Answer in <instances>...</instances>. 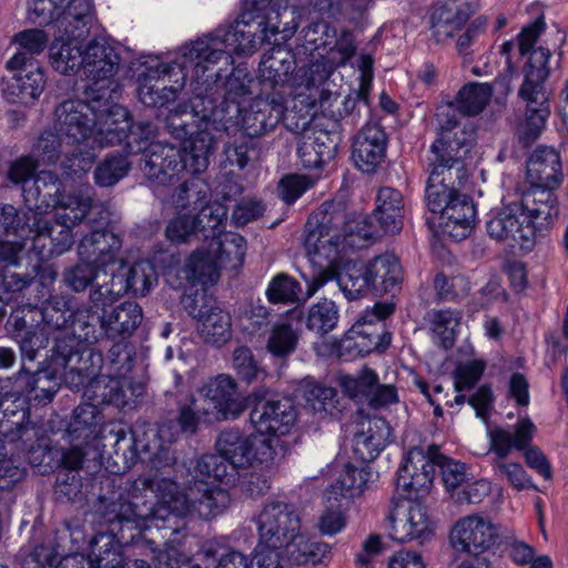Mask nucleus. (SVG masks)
Segmentation results:
<instances>
[{
    "label": "nucleus",
    "instance_id": "52",
    "mask_svg": "<svg viewBox=\"0 0 568 568\" xmlns=\"http://www.w3.org/2000/svg\"><path fill=\"white\" fill-rule=\"evenodd\" d=\"M92 207V196L88 191H75L59 196V203L54 209L61 210L55 214L59 224L73 227L80 224Z\"/></svg>",
    "mask_w": 568,
    "mask_h": 568
},
{
    "label": "nucleus",
    "instance_id": "46",
    "mask_svg": "<svg viewBox=\"0 0 568 568\" xmlns=\"http://www.w3.org/2000/svg\"><path fill=\"white\" fill-rule=\"evenodd\" d=\"M372 286L376 293L394 291L402 280V267L393 254H383L366 263Z\"/></svg>",
    "mask_w": 568,
    "mask_h": 568
},
{
    "label": "nucleus",
    "instance_id": "48",
    "mask_svg": "<svg viewBox=\"0 0 568 568\" xmlns=\"http://www.w3.org/2000/svg\"><path fill=\"white\" fill-rule=\"evenodd\" d=\"M390 435L389 427L384 419L369 422L367 433H359L354 438V452L363 462H371L376 458L385 448Z\"/></svg>",
    "mask_w": 568,
    "mask_h": 568
},
{
    "label": "nucleus",
    "instance_id": "12",
    "mask_svg": "<svg viewBox=\"0 0 568 568\" xmlns=\"http://www.w3.org/2000/svg\"><path fill=\"white\" fill-rule=\"evenodd\" d=\"M536 430L530 419L519 420L510 433L503 427H495L488 432L490 450L497 456L493 467L495 473L507 479V481L517 490L535 488L530 477L524 467L518 463L505 462L504 459L513 449L523 450L527 448Z\"/></svg>",
    "mask_w": 568,
    "mask_h": 568
},
{
    "label": "nucleus",
    "instance_id": "45",
    "mask_svg": "<svg viewBox=\"0 0 568 568\" xmlns=\"http://www.w3.org/2000/svg\"><path fill=\"white\" fill-rule=\"evenodd\" d=\"M341 233L344 254L348 251L368 246L379 235L377 226L364 214H357L352 217L345 214V222L342 224Z\"/></svg>",
    "mask_w": 568,
    "mask_h": 568
},
{
    "label": "nucleus",
    "instance_id": "33",
    "mask_svg": "<svg viewBox=\"0 0 568 568\" xmlns=\"http://www.w3.org/2000/svg\"><path fill=\"white\" fill-rule=\"evenodd\" d=\"M104 418L95 403L80 404L74 408L67 428L70 443L93 446L103 432Z\"/></svg>",
    "mask_w": 568,
    "mask_h": 568
},
{
    "label": "nucleus",
    "instance_id": "10",
    "mask_svg": "<svg viewBox=\"0 0 568 568\" xmlns=\"http://www.w3.org/2000/svg\"><path fill=\"white\" fill-rule=\"evenodd\" d=\"M156 128L151 122L131 123L126 146L130 153H142L144 174L158 184H168L185 170L180 148L154 141Z\"/></svg>",
    "mask_w": 568,
    "mask_h": 568
},
{
    "label": "nucleus",
    "instance_id": "56",
    "mask_svg": "<svg viewBox=\"0 0 568 568\" xmlns=\"http://www.w3.org/2000/svg\"><path fill=\"white\" fill-rule=\"evenodd\" d=\"M90 377L89 385L84 392V396L94 400L95 404H112L116 407H124L128 404L126 392L120 381L109 379L108 383L103 378L93 379Z\"/></svg>",
    "mask_w": 568,
    "mask_h": 568
},
{
    "label": "nucleus",
    "instance_id": "3",
    "mask_svg": "<svg viewBox=\"0 0 568 568\" xmlns=\"http://www.w3.org/2000/svg\"><path fill=\"white\" fill-rule=\"evenodd\" d=\"M207 97L197 93L190 100V105L180 104L166 115L165 123L172 136L186 140L187 144L180 148L185 162V170L200 173L209 165V156L213 152L216 134L226 129L224 109L213 105Z\"/></svg>",
    "mask_w": 568,
    "mask_h": 568
},
{
    "label": "nucleus",
    "instance_id": "60",
    "mask_svg": "<svg viewBox=\"0 0 568 568\" xmlns=\"http://www.w3.org/2000/svg\"><path fill=\"white\" fill-rule=\"evenodd\" d=\"M110 277L103 275V271L95 268L92 263L82 262L74 266L67 268L63 273L64 283L75 292L84 291L91 283L95 281V286L91 290L94 291L99 284L109 282Z\"/></svg>",
    "mask_w": 568,
    "mask_h": 568
},
{
    "label": "nucleus",
    "instance_id": "37",
    "mask_svg": "<svg viewBox=\"0 0 568 568\" xmlns=\"http://www.w3.org/2000/svg\"><path fill=\"white\" fill-rule=\"evenodd\" d=\"M94 143L100 146L120 144L128 139L131 129L129 111L122 105H112L105 113L95 116Z\"/></svg>",
    "mask_w": 568,
    "mask_h": 568
},
{
    "label": "nucleus",
    "instance_id": "9",
    "mask_svg": "<svg viewBox=\"0 0 568 568\" xmlns=\"http://www.w3.org/2000/svg\"><path fill=\"white\" fill-rule=\"evenodd\" d=\"M180 429L173 422H164L158 427L135 428L129 434L121 428L114 433V454L122 458L123 469L130 468L139 453L148 454L156 469L170 466L174 462L171 445L176 440Z\"/></svg>",
    "mask_w": 568,
    "mask_h": 568
},
{
    "label": "nucleus",
    "instance_id": "64",
    "mask_svg": "<svg viewBox=\"0 0 568 568\" xmlns=\"http://www.w3.org/2000/svg\"><path fill=\"white\" fill-rule=\"evenodd\" d=\"M128 159L120 154L106 156L95 169L94 180L100 186L108 187L116 184L130 171Z\"/></svg>",
    "mask_w": 568,
    "mask_h": 568
},
{
    "label": "nucleus",
    "instance_id": "49",
    "mask_svg": "<svg viewBox=\"0 0 568 568\" xmlns=\"http://www.w3.org/2000/svg\"><path fill=\"white\" fill-rule=\"evenodd\" d=\"M447 172L432 169L426 184V202L428 209L434 213H442L459 193L452 184Z\"/></svg>",
    "mask_w": 568,
    "mask_h": 568
},
{
    "label": "nucleus",
    "instance_id": "53",
    "mask_svg": "<svg viewBox=\"0 0 568 568\" xmlns=\"http://www.w3.org/2000/svg\"><path fill=\"white\" fill-rule=\"evenodd\" d=\"M301 390L307 406L316 414L333 415L337 410V392L334 387L327 386L313 379H304Z\"/></svg>",
    "mask_w": 568,
    "mask_h": 568
},
{
    "label": "nucleus",
    "instance_id": "62",
    "mask_svg": "<svg viewBox=\"0 0 568 568\" xmlns=\"http://www.w3.org/2000/svg\"><path fill=\"white\" fill-rule=\"evenodd\" d=\"M197 209L199 213L193 217L199 232H210L212 237L222 233L220 227L226 219V207L217 201L210 202L206 199L197 204Z\"/></svg>",
    "mask_w": 568,
    "mask_h": 568
},
{
    "label": "nucleus",
    "instance_id": "8",
    "mask_svg": "<svg viewBox=\"0 0 568 568\" xmlns=\"http://www.w3.org/2000/svg\"><path fill=\"white\" fill-rule=\"evenodd\" d=\"M550 55L548 50L540 48L532 52L529 62L523 69L524 82L519 89V97L526 101L527 111L525 120L517 128V135L525 145L539 138L550 114L545 90V82L550 73Z\"/></svg>",
    "mask_w": 568,
    "mask_h": 568
},
{
    "label": "nucleus",
    "instance_id": "50",
    "mask_svg": "<svg viewBox=\"0 0 568 568\" xmlns=\"http://www.w3.org/2000/svg\"><path fill=\"white\" fill-rule=\"evenodd\" d=\"M294 64L291 51L282 47H275L271 52L263 55L260 63V75L263 81L270 82L272 87L282 85L294 70Z\"/></svg>",
    "mask_w": 568,
    "mask_h": 568
},
{
    "label": "nucleus",
    "instance_id": "25",
    "mask_svg": "<svg viewBox=\"0 0 568 568\" xmlns=\"http://www.w3.org/2000/svg\"><path fill=\"white\" fill-rule=\"evenodd\" d=\"M122 554L112 536L99 535L92 540L89 556L74 554L67 556L60 568H122ZM128 568H152L145 560L135 559Z\"/></svg>",
    "mask_w": 568,
    "mask_h": 568
},
{
    "label": "nucleus",
    "instance_id": "47",
    "mask_svg": "<svg viewBox=\"0 0 568 568\" xmlns=\"http://www.w3.org/2000/svg\"><path fill=\"white\" fill-rule=\"evenodd\" d=\"M287 450L288 445L283 438L276 436L260 438L254 436V449L248 468L270 471L282 463Z\"/></svg>",
    "mask_w": 568,
    "mask_h": 568
},
{
    "label": "nucleus",
    "instance_id": "38",
    "mask_svg": "<svg viewBox=\"0 0 568 568\" xmlns=\"http://www.w3.org/2000/svg\"><path fill=\"white\" fill-rule=\"evenodd\" d=\"M215 446L217 453L233 468H248L254 449V436L237 429H226L219 435Z\"/></svg>",
    "mask_w": 568,
    "mask_h": 568
},
{
    "label": "nucleus",
    "instance_id": "31",
    "mask_svg": "<svg viewBox=\"0 0 568 568\" xmlns=\"http://www.w3.org/2000/svg\"><path fill=\"white\" fill-rule=\"evenodd\" d=\"M62 183L51 171H41L30 185L22 186L23 201L32 216H43L57 206L61 195Z\"/></svg>",
    "mask_w": 568,
    "mask_h": 568
},
{
    "label": "nucleus",
    "instance_id": "17",
    "mask_svg": "<svg viewBox=\"0 0 568 568\" xmlns=\"http://www.w3.org/2000/svg\"><path fill=\"white\" fill-rule=\"evenodd\" d=\"M189 314L197 318V331L205 343L221 346L231 338L230 315L206 300L204 292H196L182 300Z\"/></svg>",
    "mask_w": 568,
    "mask_h": 568
},
{
    "label": "nucleus",
    "instance_id": "13",
    "mask_svg": "<svg viewBox=\"0 0 568 568\" xmlns=\"http://www.w3.org/2000/svg\"><path fill=\"white\" fill-rule=\"evenodd\" d=\"M182 55L173 63L158 62L155 65L148 67L139 74L138 94L140 101L149 106H163L176 98L186 81V77L192 72L199 80L193 69L182 68Z\"/></svg>",
    "mask_w": 568,
    "mask_h": 568
},
{
    "label": "nucleus",
    "instance_id": "61",
    "mask_svg": "<svg viewBox=\"0 0 568 568\" xmlns=\"http://www.w3.org/2000/svg\"><path fill=\"white\" fill-rule=\"evenodd\" d=\"M338 322V310L333 301L324 298L314 304L307 314L306 326L323 336L331 332Z\"/></svg>",
    "mask_w": 568,
    "mask_h": 568
},
{
    "label": "nucleus",
    "instance_id": "41",
    "mask_svg": "<svg viewBox=\"0 0 568 568\" xmlns=\"http://www.w3.org/2000/svg\"><path fill=\"white\" fill-rule=\"evenodd\" d=\"M154 554V560L160 568H210L211 564L202 566L200 561L212 560L215 557L214 548L211 545H206L197 554L196 558H190L184 552L182 544L175 542V540H168L163 549H159Z\"/></svg>",
    "mask_w": 568,
    "mask_h": 568
},
{
    "label": "nucleus",
    "instance_id": "22",
    "mask_svg": "<svg viewBox=\"0 0 568 568\" xmlns=\"http://www.w3.org/2000/svg\"><path fill=\"white\" fill-rule=\"evenodd\" d=\"M95 114L93 109L79 100L61 102L53 113V129L65 140L67 144L75 145L85 142L93 135Z\"/></svg>",
    "mask_w": 568,
    "mask_h": 568
},
{
    "label": "nucleus",
    "instance_id": "32",
    "mask_svg": "<svg viewBox=\"0 0 568 568\" xmlns=\"http://www.w3.org/2000/svg\"><path fill=\"white\" fill-rule=\"evenodd\" d=\"M18 72L7 81L3 97L12 103L29 105L34 103L45 87L43 70L34 63H29L17 70Z\"/></svg>",
    "mask_w": 568,
    "mask_h": 568
},
{
    "label": "nucleus",
    "instance_id": "14",
    "mask_svg": "<svg viewBox=\"0 0 568 568\" xmlns=\"http://www.w3.org/2000/svg\"><path fill=\"white\" fill-rule=\"evenodd\" d=\"M389 535L393 540L423 545L435 535L436 524L427 507L412 500H393L389 514Z\"/></svg>",
    "mask_w": 568,
    "mask_h": 568
},
{
    "label": "nucleus",
    "instance_id": "59",
    "mask_svg": "<svg viewBox=\"0 0 568 568\" xmlns=\"http://www.w3.org/2000/svg\"><path fill=\"white\" fill-rule=\"evenodd\" d=\"M69 145L57 131H43L34 144L31 155L40 165L53 164L62 154H68L65 149Z\"/></svg>",
    "mask_w": 568,
    "mask_h": 568
},
{
    "label": "nucleus",
    "instance_id": "23",
    "mask_svg": "<svg viewBox=\"0 0 568 568\" xmlns=\"http://www.w3.org/2000/svg\"><path fill=\"white\" fill-rule=\"evenodd\" d=\"M120 237L111 231H94L83 236L78 245L79 258L85 263H92L95 268L102 270L109 277L111 272L119 271L123 262L118 254L121 248Z\"/></svg>",
    "mask_w": 568,
    "mask_h": 568
},
{
    "label": "nucleus",
    "instance_id": "1",
    "mask_svg": "<svg viewBox=\"0 0 568 568\" xmlns=\"http://www.w3.org/2000/svg\"><path fill=\"white\" fill-rule=\"evenodd\" d=\"M145 485L155 494L156 503L138 505L125 500L111 501L103 513L105 520L132 525L142 531L151 527L163 528L170 521L176 525V519L194 513L209 520L222 514L230 504L229 494L209 483L189 486L186 493L168 478L153 477Z\"/></svg>",
    "mask_w": 568,
    "mask_h": 568
},
{
    "label": "nucleus",
    "instance_id": "5",
    "mask_svg": "<svg viewBox=\"0 0 568 568\" xmlns=\"http://www.w3.org/2000/svg\"><path fill=\"white\" fill-rule=\"evenodd\" d=\"M196 394L180 405L179 425L183 432L195 433L201 424L234 419L246 408L236 382L226 374L209 378Z\"/></svg>",
    "mask_w": 568,
    "mask_h": 568
},
{
    "label": "nucleus",
    "instance_id": "57",
    "mask_svg": "<svg viewBox=\"0 0 568 568\" xmlns=\"http://www.w3.org/2000/svg\"><path fill=\"white\" fill-rule=\"evenodd\" d=\"M493 89L487 83H468L459 90L454 109L457 113L476 115L485 109Z\"/></svg>",
    "mask_w": 568,
    "mask_h": 568
},
{
    "label": "nucleus",
    "instance_id": "15",
    "mask_svg": "<svg viewBox=\"0 0 568 568\" xmlns=\"http://www.w3.org/2000/svg\"><path fill=\"white\" fill-rule=\"evenodd\" d=\"M111 272L109 282H103L90 292V301L95 305H111L120 296L131 290L134 294L145 295L154 282L156 274L150 262L141 261L132 265L125 274Z\"/></svg>",
    "mask_w": 568,
    "mask_h": 568
},
{
    "label": "nucleus",
    "instance_id": "30",
    "mask_svg": "<svg viewBox=\"0 0 568 568\" xmlns=\"http://www.w3.org/2000/svg\"><path fill=\"white\" fill-rule=\"evenodd\" d=\"M92 304L94 307H102L99 323L108 339L131 336L143 318L141 307L134 302H123L110 310L106 308L108 305Z\"/></svg>",
    "mask_w": 568,
    "mask_h": 568
},
{
    "label": "nucleus",
    "instance_id": "24",
    "mask_svg": "<svg viewBox=\"0 0 568 568\" xmlns=\"http://www.w3.org/2000/svg\"><path fill=\"white\" fill-rule=\"evenodd\" d=\"M297 414L288 399L258 400L250 413L254 429L261 435L283 438L296 423Z\"/></svg>",
    "mask_w": 568,
    "mask_h": 568
},
{
    "label": "nucleus",
    "instance_id": "6",
    "mask_svg": "<svg viewBox=\"0 0 568 568\" xmlns=\"http://www.w3.org/2000/svg\"><path fill=\"white\" fill-rule=\"evenodd\" d=\"M93 375L94 367L89 364V358L74 352L72 345L57 343L47 369L36 373L20 371L16 383L18 387H24L27 395L34 393L33 399L44 405L52 400L62 382L71 388H79Z\"/></svg>",
    "mask_w": 568,
    "mask_h": 568
},
{
    "label": "nucleus",
    "instance_id": "29",
    "mask_svg": "<svg viewBox=\"0 0 568 568\" xmlns=\"http://www.w3.org/2000/svg\"><path fill=\"white\" fill-rule=\"evenodd\" d=\"M554 187L531 186L518 202L528 224L534 226L535 236L547 230L558 216L557 199Z\"/></svg>",
    "mask_w": 568,
    "mask_h": 568
},
{
    "label": "nucleus",
    "instance_id": "26",
    "mask_svg": "<svg viewBox=\"0 0 568 568\" xmlns=\"http://www.w3.org/2000/svg\"><path fill=\"white\" fill-rule=\"evenodd\" d=\"M29 232L32 233V250L42 261L65 253L73 245L72 227L43 216H32Z\"/></svg>",
    "mask_w": 568,
    "mask_h": 568
},
{
    "label": "nucleus",
    "instance_id": "40",
    "mask_svg": "<svg viewBox=\"0 0 568 568\" xmlns=\"http://www.w3.org/2000/svg\"><path fill=\"white\" fill-rule=\"evenodd\" d=\"M403 196L392 187L379 189L374 217L386 234H395L403 226Z\"/></svg>",
    "mask_w": 568,
    "mask_h": 568
},
{
    "label": "nucleus",
    "instance_id": "11",
    "mask_svg": "<svg viewBox=\"0 0 568 568\" xmlns=\"http://www.w3.org/2000/svg\"><path fill=\"white\" fill-rule=\"evenodd\" d=\"M345 222L344 209L324 203L306 223L304 246L311 262L321 270L333 267L344 254L341 227Z\"/></svg>",
    "mask_w": 568,
    "mask_h": 568
},
{
    "label": "nucleus",
    "instance_id": "28",
    "mask_svg": "<svg viewBox=\"0 0 568 568\" xmlns=\"http://www.w3.org/2000/svg\"><path fill=\"white\" fill-rule=\"evenodd\" d=\"M337 150V135L316 125L303 130L297 154L305 169H318L329 162Z\"/></svg>",
    "mask_w": 568,
    "mask_h": 568
},
{
    "label": "nucleus",
    "instance_id": "16",
    "mask_svg": "<svg viewBox=\"0 0 568 568\" xmlns=\"http://www.w3.org/2000/svg\"><path fill=\"white\" fill-rule=\"evenodd\" d=\"M499 528L487 517L471 514L460 517L450 528L449 542L457 552L483 554L497 544Z\"/></svg>",
    "mask_w": 568,
    "mask_h": 568
},
{
    "label": "nucleus",
    "instance_id": "34",
    "mask_svg": "<svg viewBox=\"0 0 568 568\" xmlns=\"http://www.w3.org/2000/svg\"><path fill=\"white\" fill-rule=\"evenodd\" d=\"M476 210L471 200L462 194L456 196L439 215V225L444 234L460 241L466 239L475 225Z\"/></svg>",
    "mask_w": 568,
    "mask_h": 568
},
{
    "label": "nucleus",
    "instance_id": "21",
    "mask_svg": "<svg viewBox=\"0 0 568 568\" xmlns=\"http://www.w3.org/2000/svg\"><path fill=\"white\" fill-rule=\"evenodd\" d=\"M119 67V55L104 39L90 41L83 52L82 69L91 82L90 89L103 98L110 90Z\"/></svg>",
    "mask_w": 568,
    "mask_h": 568
},
{
    "label": "nucleus",
    "instance_id": "63",
    "mask_svg": "<svg viewBox=\"0 0 568 568\" xmlns=\"http://www.w3.org/2000/svg\"><path fill=\"white\" fill-rule=\"evenodd\" d=\"M300 335L290 324L275 325L267 338L266 348L275 357L285 358L297 347Z\"/></svg>",
    "mask_w": 568,
    "mask_h": 568
},
{
    "label": "nucleus",
    "instance_id": "44",
    "mask_svg": "<svg viewBox=\"0 0 568 568\" xmlns=\"http://www.w3.org/2000/svg\"><path fill=\"white\" fill-rule=\"evenodd\" d=\"M81 41L77 37L57 38L50 47V63L61 74H71L83 63Z\"/></svg>",
    "mask_w": 568,
    "mask_h": 568
},
{
    "label": "nucleus",
    "instance_id": "36",
    "mask_svg": "<svg viewBox=\"0 0 568 568\" xmlns=\"http://www.w3.org/2000/svg\"><path fill=\"white\" fill-rule=\"evenodd\" d=\"M252 82L253 78L244 69L235 68L222 84L214 82L205 89V92L202 93V95L209 98L206 100L207 104L211 99L213 101V105L223 108L225 119L227 103L239 104L242 98L250 95L252 93ZM224 122L226 123L225 120Z\"/></svg>",
    "mask_w": 568,
    "mask_h": 568
},
{
    "label": "nucleus",
    "instance_id": "19",
    "mask_svg": "<svg viewBox=\"0 0 568 568\" xmlns=\"http://www.w3.org/2000/svg\"><path fill=\"white\" fill-rule=\"evenodd\" d=\"M518 202H513L493 212L486 223L487 234L509 246L529 248L535 240L534 226L528 224Z\"/></svg>",
    "mask_w": 568,
    "mask_h": 568
},
{
    "label": "nucleus",
    "instance_id": "58",
    "mask_svg": "<svg viewBox=\"0 0 568 568\" xmlns=\"http://www.w3.org/2000/svg\"><path fill=\"white\" fill-rule=\"evenodd\" d=\"M229 468L226 459L217 454H205L199 457L194 466V484L202 483H224L229 477Z\"/></svg>",
    "mask_w": 568,
    "mask_h": 568
},
{
    "label": "nucleus",
    "instance_id": "54",
    "mask_svg": "<svg viewBox=\"0 0 568 568\" xmlns=\"http://www.w3.org/2000/svg\"><path fill=\"white\" fill-rule=\"evenodd\" d=\"M219 268L210 250L195 251L186 261L182 272L192 284H213L219 278Z\"/></svg>",
    "mask_w": 568,
    "mask_h": 568
},
{
    "label": "nucleus",
    "instance_id": "51",
    "mask_svg": "<svg viewBox=\"0 0 568 568\" xmlns=\"http://www.w3.org/2000/svg\"><path fill=\"white\" fill-rule=\"evenodd\" d=\"M13 42L19 45V50L7 62V68L11 71L29 65L31 57L41 53L48 43V36L43 30L29 29L17 33Z\"/></svg>",
    "mask_w": 568,
    "mask_h": 568
},
{
    "label": "nucleus",
    "instance_id": "4",
    "mask_svg": "<svg viewBox=\"0 0 568 568\" xmlns=\"http://www.w3.org/2000/svg\"><path fill=\"white\" fill-rule=\"evenodd\" d=\"M254 523L257 544L281 548L293 564L317 566L329 560L328 544L312 541L302 534L301 514L293 504L270 500L254 517Z\"/></svg>",
    "mask_w": 568,
    "mask_h": 568
},
{
    "label": "nucleus",
    "instance_id": "7",
    "mask_svg": "<svg viewBox=\"0 0 568 568\" xmlns=\"http://www.w3.org/2000/svg\"><path fill=\"white\" fill-rule=\"evenodd\" d=\"M436 120L438 138L430 146L428 165L447 172L449 179L459 178L462 162L475 141L474 129L471 124L460 123V116L452 103L438 106Z\"/></svg>",
    "mask_w": 568,
    "mask_h": 568
},
{
    "label": "nucleus",
    "instance_id": "27",
    "mask_svg": "<svg viewBox=\"0 0 568 568\" xmlns=\"http://www.w3.org/2000/svg\"><path fill=\"white\" fill-rule=\"evenodd\" d=\"M387 135L377 123L366 124L353 142L352 159L355 166L367 174L374 173L386 156Z\"/></svg>",
    "mask_w": 568,
    "mask_h": 568
},
{
    "label": "nucleus",
    "instance_id": "2",
    "mask_svg": "<svg viewBox=\"0 0 568 568\" xmlns=\"http://www.w3.org/2000/svg\"><path fill=\"white\" fill-rule=\"evenodd\" d=\"M268 23L260 8L246 10L230 26L220 27L186 45L181 65L201 75L211 64L222 59L227 61L232 53L252 55L263 44L275 43L277 29Z\"/></svg>",
    "mask_w": 568,
    "mask_h": 568
},
{
    "label": "nucleus",
    "instance_id": "42",
    "mask_svg": "<svg viewBox=\"0 0 568 568\" xmlns=\"http://www.w3.org/2000/svg\"><path fill=\"white\" fill-rule=\"evenodd\" d=\"M74 318L72 321V333L73 337L59 339L57 343H65L68 345L73 346L74 352H79L83 354L84 358H89V364L93 367L92 364V352L80 349V342H84L87 344H94L104 337L102 333L101 326L97 328V322H99V316H94L91 314V310H78L73 314Z\"/></svg>",
    "mask_w": 568,
    "mask_h": 568
},
{
    "label": "nucleus",
    "instance_id": "20",
    "mask_svg": "<svg viewBox=\"0 0 568 568\" xmlns=\"http://www.w3.org/2000/svg\"><path fill=\"white\" fill-rule=\"evenodd\" d=\"M336 278L344 295L349 300L366 296L374 291L368 276L366 264L357 261H347L342 268L337 264L333 267L320 270L316 276L308 283L306 298L312 297L325 283Z\"/></svg>",
    "mask_w": 568,
    "mask_h": 568
},
{
    "label": "nucleus",
    "instance_id": "18",
    "mask_svg": "<svg viewBox=\"0 0 568 568\" xmlns=\"http://www.w3.org/2000/svg\"><path fill=\"white\" fill-rule=\"evenodd\" d=\"M439 450L432 445L425 453L419 447L408 450L397 474V486L416 497H424L432 488Z\"/></svg>",
    "mask_w": 568,
    "mask_h": 568
},
{
    "label": "nucleus",
    "instance_id": "43",
    "mask_svg": "<svg viewBox=\"0 0 568 568\" xmlns=\"http://www.w3.org/2000/svg\"><path fill=\"white\" fill-rule=\"evenodd\" d=\"M209 250L220 267L235 270L244 261L246 242L237 233H219V235L212 237Z\"/></svg>",
    "mask_w": 568,
    "mask_h": 568
},
{
    "label": "nucleus",
    "instance_id": "39",
    "mask_svg": "<svg viewBox=\"0 0 568 568\" xmlns=\"http://www.w3.org/2000/svg\"><path fill=\"white\" fill-rule=\"evenodd\" d=\"M333 70L324 61H316L302 69L297 75L296 94L305 95L308 104L322 102L328 98L329 89L325 88Z\"/></svg>",
    "mask_w": 568,
    "mask_h": 568
},
{
    "label": "nucleus",
    "instance_id": "35",
    "mask_svg": "<svg viewBox=\"0 0 568 568\" xmlns=\"http://www.w3.org/2000/svg\"><path fill=\"white\" fill-rule=\"evenodd\" d=\"M527 178L531 186L558 187L562 179L559 153L552 148H537L527 162Z\"/></svg>",
    "mask_w": 568,
    "mask_h": 568
},
{
    "label": "nucleus",
    "instance_id": "55",
    "mask_svg": "<svg viewBox=\"0 0 568 568\" xmlns=\"http://www.w3.org/2000/svg\"><path fill=\"white\" fill-rule=\"evenodd\" d=\"M369 474L365 468L347 465L339 477L327 490L328 500L355 498L359 496L368 481Z\"/></svg>",
    "mask_w": 568,
    "mask_h": 568
}]
</instances>
